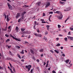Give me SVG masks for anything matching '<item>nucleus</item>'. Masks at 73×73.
Here are the masks:
<instances>
[{
    "mask_svg": "<svg viewBox=\"0 0 73 73\" xmlns=\"http://www.w3.org/2000/svg\"><path fill=\"white\" fill-rule=\"evenodd\" d=\"M54 13H57L58 15H56L55 16L56 17H57L59 20L62 19V18L63 17V16L62 15V13L59 11H57L56 12H54Z\"/></svg>",
    "mask_w": 73,
    "mask_h": 73,
    "instance_id": "nucleus-1",
    "label": "nucleus"
},
{
    "mask_svg": "<svg viewBox=\"0 0 73 73\" xmlns=\"http://www.w3.org/2000/svg\"><path fill=\"white\" fill-rule=\"evenodd\" d=\"M31 32L30 31H25L23 33V35H25V34H27V35H28V34H31Z\"/></svg>",
    "mask_w": 73,
    "mask_h": 73,
    "instance_id": "nucleus-2",
    "label": "nucleus"
},
{
    "mask_svg": "<svg viewBox=\"0 0 73 73\" xmlns=\"http://www.w3.org/2000/svg\"><path fill=\"white\" fill-rule=\"evenodd\" d=\"M26 69H28V72H29L31 70L30 69L32 67L31 65H29L28 66H25Z\"/></svg>",
    "mask_w": 73,
    "mask_h": 73,
    "instance_id": "nucleus-3",
    "label": "nucleus"
},
{
    "mask_svg": "<svg viewBox=\"0 0 73 73\" xmlns=\"http://www.w3.org/2000/svg\"><path fill=\"white\" fill-rule=\"evenodd\" d=\"M7 4L8 6L9 9H10V10H13V8L12 7V6H11V5H10L9 3H7Z\"/></svg>",
    "mask_w": 73,
    "mask_h": 73,
    "instance_id": "nucleus-4",
    "label": "nucleus"
},
{
    "mask_svg": "<svg viewBox=\"0 0 73 73\" xmlns=\"http://www.w3.org/2000/svg\"><path fill=\"white\" fill-rule=\"evenodd\" d=\"M20 16V13H18L16 15L15 18H16V19H18V18H19Z\"/></svg>",
    "mask_w": 73,
    "mask_h": 73,
    "instance_id": "nucleus-5",
    "label": "nucleus"
},
{
    "mask_svg": "<svg viewBox=\"0 0 73 73\" xmlns=\"http://www.w3.org/2000/svg\"><path fill=\"white\" fill-rule=\"evenodd\" d=\"M50 5V2H48L46 4L45 8H48V7H49V6Z\"/></svg>",
    "mask_w": 73,
    "mask_h": 73,
    "instance_id": "nucleus-6",
    "label": "nucleus"
},
{
    "mask_svg": "<svg viewBox=\"0 0 73 73\" xmlns=\"http://www.w3.org/2000/svg\"><path fill=\"white\" fill-rule=\"evenodd\" d=\"M15 30L18 33L19 32V29L18 28V27H17L15 28Z\"/></svg>",
    "mask_w": 73,
    "mask_h": 73,
    "instance_id": "nucleus-7",
    "label": "nucleus"
},
{
    "mask_svg": "<svg viewBox=\"0 0 73 73\" xmlns=\"http://www.w3.org/2000/svg\"><path fill=\"white\" fill-rule=\"evenodd\" d=\"M34 25V26H33V29H36V28H35L36 25V21H35Z\"/></svg>",
    "mask_w": 73,
    "mask_h": 73,
    "instance_id": "nucleus-8",
    "label": "nucleus"
},
{
    "mask_svg": "<svg viewBox=\"0 0 73 73\" xmlns=\"http://www.w3.org/2000/svg\"><path fill=\"white\" fill-rule=\"evenodd\" d=\"M67 37L68 39H70L72 41H73V37L68 36H67Z\"/></svg>",
    "mask_w": 73,
    "mask_h": 73,
    "instance_id": "nucleus-9",
    "label": "nucleus"
},
{
    "mask_svg": "<svg viewBox=\"0 0 73 73\" xmlns=\"http://www.w3.org/2000/svg\"><path fill=\"white\" fill-rule=\"evenodd\" d=\"M36 5L38 6V7H39L40 5V4H41V2H37L36 3Z\"/></svg>",
    "mask_w": 73,
    "mask_h": 73,
    "instance_id": "nucleus-10",
    "label": "nucleus"
},
{
    "mask_svg": "<svg viewBox=\"0 0 73 73\" xmlns=\"http://www.w3.org/2000/svg\"><path fill=\"white\" fill-rule=\"evenodd\" d=\"M26 13V12L25 11L24 12H23V13H22V14H21V16L22 17H24V14H25V13Z\"/></svg>",
    "mask_w": 73,
    "mask_h": 73,
    "instance_id": "nucleus-11",
    "label": "nucleus"
},
{
    "mask_svg": "<svg viewBox=\"0 0 73 73\" xmlns=\"http://www.w3.org/2000/svg\"><path fill=\"white\" fill-rule=\"evenodd\" d=\"M20 20H21V21H24V17H21L20 19Z\"/></svg>",
    "mask_w": 73,
    "mask_h": 73,
    "instance_id": "nucleus-12",
    "label": "nucleus"
},
{
    "mask_svg": "<svg viewBox=\"0 0 73 73\" xmlns=\"http://www.w3.org/2000/svg\"><path fill=\"white\" fill-rule=\"evenodd\" d=\"M14 39H15V40L16 41H19V42H20V41H21V40L17 39V38H15Z\"/></svg>",
    "mask_w": 73,
    "mask_h": 73,
    "instance_id": "nucleus-13",
    "label": "nucleus"
},
{
    "mask_svg": "<svg viewBox=\"0 0 73 73\" xmlns=\"http://www.w3.org/2000/svg\"><path fill=\"white\" fill-rule=\"evenodd\" d=\"M60 3L61 4H62V5H64L65 3L64 2H62L61 1H60Z\"/></svg>",
    "mask_w": 73,
    "mask_h": 73,
    "instance_id": "nucleus-14",
    "label": "nucleus"
},
{
    "mask_svg": "<svg viewBox=\"0 0 73 73\" xmlns=\"http://www.w3.org/2000/svg\"><path fill=\"white\" fill-rule=\"evenodd\" d=\"M7 22H8L9 20V17H8V15H7V19L6 20Z\"/></svg>",
    "mask_w": 73,
    "mask_h": 73,
    "instance_id": "nucleus-15",
    "label": "nucleus"
},
{
    "mask_svg": "<svg viewBox=\"0 0 73 73\" xmlns=\"http://www.w3.org/2000/svg\"><path fill=\"white\" fill-rule=\"evenodd\" d=\"M42 35H41V34H38L37 37H42Z\"/></svg>",
    "mask_w": 73,
    "mask_h": 73,
    "instance_id": "nucleus-16",
    "label": "nucleus"
},
{
    "mask_svg": "<svg viewBox=\"0 0 73 73\" xmlns=\"http://www.w3.org/2000/svg\"><path fill=\"white\" fill-rule=\"evenodd\" d=\"M7 30V27H6L5 28V29H3V30L4 31H6Z\"/></svg>",
    "mask_w": 73,
    "mask_h": 73,
    "instance_id": "nucleus-17",
    "label": "nucleus"
},
{
    "mask_svg": "<svg viewBox=\"0 0 73 73\" xmlns=\"http://www.w3.org/2000/svg\"><path fill=\"white\" fill-rule=\"evenodd\" d=\"M10 36L11 37H12V38H13V39H15V37L13 36H12L11 34L10 35Z\"/></svg>",
    "mask_w": 73,
    "mask_h": 73,
    "instance_id": "nucleus-18",
    "label": "nucleus"
},
{
    "mask_svg": "<svg viewBox=\"0 0 73 73\" xmlns=\"http://www.w3.org/2000/svg\"><path fill=\"white\" fill-rule=\"evenodd\" d=\"M30 52H31L32 54H34V52H33V51L31 49L30 50Z\"/></svg>",
    "mask_w": 73,
    "mask_h": 73,
    "instance_id": "nucleus-19",
    "label": "nucleus"
},
{
    "mask_svg": "<svg viewBox=\"0 0 73 73\" xmlns=\"http://www.w3.org/2000/svg\"><path fill=\"white\" fill-rule=\"evenodd\" d=\"M23 7L25 8H27V7H29V6L28 5H25Z\"/></svg>",
    "mask_w": 73,
    "mask_h": 73,
    "instance_id": "nucleus-20",
    "label": "nucleus"
},
{
    "mask_svg": "<svg viewBox=\"0 0 73 73\" xmlns=\"http://www.w3.org/2000/svg\"><path fill=\"white\" fill-rule=\"evenodd\" d=\"M69 60L67 59V60H66L65 62L66 63H68V62H69Z\"/></svg>",
    "mask_w": 73,
    "mask_h": 73,
    "instance_id": "nucleus-21",
    "label": "nucleus"
},
{
    "mask_svg": "<svg viewBox=\"0 0 73 73\" xmlns=\"http://www.w3.org/2000/svg\"><path fill=\"white\" fill-rule=\"evenodd\" d=\"M21 31L22 32H24L25 31V29L24 28H21Z\"/></svg>",
    "mask_w": 73,
    "mask_h": 73,
    "instance_id": "nucleus-22",
    "label": "nucleus"
},
{
    "mask_svg": "<svg viewBox=\"0 0 73 73\" xmlns=\"http://www.w3.org/2000/svg\"><path fill=\"white\" fill-rule=\"evenodd\" d=\"M16 48H17V49H20V47H19V46H16Z\"/></svg>",
    "mask_w": 73,
    "mask_h": 73,
    "instance_id": "nucleus-23",
    "label": "nucleus"
},
{
    "mask_svg": "<svg viewBox=\"0 0 73 73\" xmlns=\"http://www.w3.org/2000/svg\"><path fill=\"white\" fill-rule=\"evenodd\" d=\"M52 17V15H50V16H49V17L48 19V20H49V21H50V17Z\"/></svg>",
    "mask_w": 73,
    "mask_h": 73,
    "instance_id": "nucleus-24",
    "label": "nucleus"
},
{
    "mask_svg": "<svg viewBox=\"0 0 73 73\" xmlns=\"http://www.w3.org/2000/svg\"><path fill=\"white\" fill-rule=\"evenodd\" d=\"M10 39H8L6 40V42H8L9 41Z\"/></svg>",
    "mask_w": 73,
    "mask_h": 73,
    "instance_id": "nucleus-25",
    "label": "nucleus"
},
{
    "mask_svg": "<svg viewBox=\"0 0 73 73\" xmlns=\"http://www.w3.org/2000/svg\"><path fill=\"white\" fill-rule=\"evenodd\" d=\"M54 51H55V52H56V53H57L58 54L59 52L58 51H57V50H54Z\"/></svg>",
    "mask_w": 73,
    "mask_h": 73,
    "instance_id": "nucleus-26",
    "label": "nucleus"
},
{
    "mask_svg": "<svg viewBox=\"0 0 73 73\" xmlns=\"http://www.w3.org/2000/svg\"><path fill=\"white\" fill-rule=\"evenodd\" d=\"M57 46H60V43L56 45Z\"/></svg>",
    "mask_w": 73,
    "mask_h": 73,
    "instance_id": "nucleus-27",
    "label": "nucleus"
},
{
    "mask_svg": "<svg viewBox=\"0 0 73 73\" xmlns=\"http://www.w3.org/2000/svg\"><path fill=\"white\" fill-rule=\"evenodd\" d=\"M58 28H59V29H60V28H61V26L60 25H58Z\"/></svg>",
    "mask_w": 73,
    "mask_h": 73,
    "instance_id": "nucleus-28",
    "label": "nucleus"
},
{
    "mask_svg": "<svg viewBox=\"0 0 73 73\" xmlns=\"http://www.w3.org/2000/svg\"><path fill=\"white\" fill-rule=\"evenodd\" d=\"M36 32H37L38 33H39V29H37L36 30Z\"/></svg>",
    "mask_w": 73,
    "mask_h": 73,
    "instance_id": "nucleus-29",
    "label": "nucleus"
},
{
    "mask_svg": "<svg viewBox=\"0 0 73 73\" xmlns=\"http://www.w3.org/2000/svg\"><path fill=\"white\" fill-rule=\"evenodd\" d=\"M21 54H24V50H22V52H21Z\"/></svg>",
    "mask_w": 73,
    "mask_h": 73,
    "instance_id": "nucleus-30",
    "label": "nucleus"
},
{
    "mask_svg": "<svg viewBox=\"0 0 73 73\" xmlns=\"http://www.w3.org/2000/svg\"><path fill=\"white\" fill-rule=\"evenodd\" d=\"M68 38L67 37H66L64 38V40H65V41H67V40Z\"/></svg>",
    "mask_w": 73,
    "mask_h": 73,
    "instance_id": "nucleus-31",
    "label": "nucleus"
},
{
    "mask_svg": "<svg viewBox=\"0 0 73 73\" xmlns=\"http://www.w3.org/2000/svg\"><path fill=\"white\" fill-rule=\"evenodd\" d=\"M5 36L7 37H9V35H8L7 34H6L5 35Z\"/></svg>",
    "mask_w": 73,
    "mask_h": 73,
    "instance_id": "nucleus-32",
    "label": "nucleus"
},
{
    "mask_svg": "<svg viewBox=\"0 0 73 73\" xmlns=\"http://www.w3.org/2000/svg\"><path fill=\"white\" fill-rule=\"evenodd\" d=\"M40 52H43L44 51V50H43V49H40L39 50Z\"/></svg>",
    "mask_w": 73,
    "mask_h": 73,
    "instance_id": "nucleus-33",
    "label": "nucleus"
},
{
    "mask_svg": "<svg viewBox=\"0 0 73 73\" xmlns=\"http://www.w3.org/2000/svg\"><path fill=\"white\" fill-rule=\"evenodd\" d=\"M43 38L44 39L46 40H47V38L46 37L44 36Z\"/></svg>",
    "mask_w": 73,
    "mask_h": 73,
    "instance_id": "nucleus-34",
    "label": "nucleus"
},
{
    "mask_svg": "<svg viewBox=\"0 0 73 73\" xmlns=\"http://www.w3.org/2000/svg\"><path fill=\"white\" fill-rule=\"evenodd\" d=\"M13 71L14 72H16V71H15V68L14 67L13 68Z\"/></svg>",
    "mask_w": 73,
    "mask_h": 73,
    "instance_id": "nucleus-35",
    "label": "nucleus"
},
{
    "mask_svg": "<svg viewBox=\"0 0 73 73\" xmlns=\"http://www.w3.org/2000/svg\"><path fill=\"white\" fill-rule=\"evenodd\" d=\"M10 72L11 73H15L13 72V71L12 70V69H10Z\"/></svg>",
    "mask_w": 73,
    "mask_h": 73,
    "instance_id": "nucleus-36",
    "label": "nucleus"
},
{
    "mask_svg": "<svg viewBox=\"0 0 73 73\" xmlns=\"http://www.w3.org/2000/svg\"><path fill=\"white\" fill-rule=\"evenodd\" d=\"M68 9L67 10V11H70V9H71L70 8V7H69Z\"/></svg>",
    "mask_w": 73,
    "mask_h": 73,
    "instance_id": "nucleus-37",
    "label": "nucleus"
},
{
    "mask_svg": "<svg viewBox=\"0 0 73 73\" xmlns=\"http://www.w3.org/2000/svg\"><path fill=\"white\" fill-rule=\"evenodd\" d=\"M2 69H3V68L2 67H1V66H0V70H2Z\"/></svg>",
    "mask_w": 73,
    "mask_h": 73,
    "instance_id": "nucleus-38",
    "label": "nucleus"
},
{
    "mask_svg": "<svg viewBox=\"0 0 73 73\" xmlns=\"http://www.w3.org/2000/svg\"><path fill=\"white\" fill-rule=\"evenodd\" d=\"M34 35H35V36H36V37H37V35H38V34H34Z\"/></svg>",
    "mask_w": 73,
    "mask_h": 73,
    "instance_id": "nucleus-39",
    "label": "nucleus"
},
{
    "mask_svg": "<svg viewBox=\"0 0 73 73\" xmlns=\"http://www.w3.org/2000/svg\"><path fill=\"white\" fill-rule=\"evenodd\" d=\"M8 32H11V29H8Z\"/></svg>",
    "mask_w": 73,
    "mask_h": 73,
    "instance_id": "nucleus-40",
    "label": "nucleus"
},
{
    "mask_svg": "<svg viewBox=\"0 0 73 73\" xmlns=\"http://www.w3.org/2000/svg\"><path fill=\"white\" fill-rule=\"evenodd\" d=\"M50 26H49V25H46V27L47 28H49V27Z\"/></svg>",
    "mask_w": 73,
    "mask_h": 73,
    "instance_id": "nucleus-41",
    "label": "nucleus"
},
{
    "mask_svg": "<svg viewBox=\"0 0 73 73\" xmlns=\"http://www.w3.org/2000/svg\"><path fill=\"white\" fill-rule=\"evenodd\" d=\"M25 44H29V43L28 42H27V41H25Z\"/></svg>",
    "mask_w": 73,
    "mask_h": 73,
    "instance_id": "nucleus-42",
    "label": "nucleus"
},
{
    "mask_svg": "<svg viewBox=\"0 0 73 73\" xmlns=\"http://www.w3.org/2000/svg\"><path fill=\"white\" fill-rule=\"evenodd\" d=\"M36 61H37V62H40V60L38 59H37Z\"/></svg>",
    "mask_w": 73,
    "mask_h": 73,
    "instance_id": "nucleus-43",
    "label": "nucleus"
},
{
    "mask_svg": "<svg viewBox=\"0 0 73 73\" xmlns=\"http://www.w3.org/2000/svg\"><path fill=\"white\" fill-rule=\"evenodd\" d=\"M70 30H71V31H73V28L72 27H70Z\"/></svg>",
    "mask_w": 73,
    "mask_h": 73,
    "instance_id": "nucleus-44",
    "label": "nucleus"
},
{
    "mask_svg": "<svg viewBox=\"0 0 73 73\" xmlns=\"http://www.w3.org/2000/svg\"><path fill=\"white\" fill-rule=\"evenodd\" d=\"M8 29H11V26H9L8 27Z\"/></svg>",
    "mask_w": 73,
    "mask_h": 73,
    "instance_id": "nucleus-45",
    "label": "nucleus"
},
{
    "mask_svg": "<svg viewBox=\"0 0 73 73\" xmlns=\"http://www.w3.org/2000/svg\"><path fill=\"white\" fill-rule=\"evenodd\" d=\"M48 64L46 63V68H47V67H48Z\"/></svg>",
    "mask_w": 73,
    "mask_h": 73,
    "instance_id": "nucleus-46",
    "label": "nucleus"
},
{
    "mask_svg": "<svg viewBox=\"0 0 73 73\" xmlns=\"http://www.w3.org/2000/svg\"><path fill=\"white\" fill-rule=\"evenodd\" d=\"M11 46H8V48H10L11 47Z\"/></svg>",
    "mask_w": 73,
    "mask_h": 73,
    "instance_id": "nucleus-47",
    "label": "nucleus"
},
{
    "mask_svg": "<svg viewBox=\"0 0 73 73\" xmlns=\"http://www.w3.org/2000/svg\"><path fill=\"white\" fill-rule=\"evenodd\" d=\"M17 56H18V57H20V55H19V54H17Z\"/></svg>",
    "mask_w": 73,
    "mask_h": 73,
    "instance_id": "nucleus-48",
    "label": "nucleus"
},
{
    "mask_svg": "<svg viewBox=\"0 0 73 73\" xmlns=\"http://www.w3.org/2000/svg\"><path fill=\"white\" fill-rule=\"evenodd\" d=\"M42 23H46L45 21H42Z\"/></svg>",
    "mask_w": 73,
    "mask_h": 73,
    "instance_id": "nucleus-49",
    "label": "nucleus"
},
{
    "mask_svg": "<svg viewBox=\"0 0 73 73\" xmlns=\"http://www.w3.org/2000/svg\"><path fill=\"white\" fill-rule=\"evenodd\" d=\"M21 19H19L18 21V23H20V21H21Z\"/></svg>",
    "mask_w": 73,
    "mask_h": 73,
    "instance_id": "nucleus-50",
    "label": "nucleus"
},
{
    "mask_svg": "<svg viewBox=\"0 0 73 73\" xmlns=\"http://www.w3.org/2000/svg\"><path fill=\"white\" fill-rule=\"evenodd\" d=\"M7 60H11V58H7Z\"/></svg>",
    "mask_w": 73,
    "mask_h": 73,
    "instance_id": "nucleus-51",
    "label": "nucleus"
},
{
    "mask_svg": "<svg viewBox=\"0 0 73 73\" xmlns=\"http://www.w3.org/2000/svg\"><path fill=\"white\" fill-rule=\"evenodd\" d=\"M43 16H45V13H43Z\"/></svg>",
    "mask_w": 73,
    "mask_h": 73,
    "instance_id": "nucleus-52",
    "label": "nucleus"
},
{
    "mask_svg": "<svg viewBox=\"0 0 73 73\" xmlns=\"http://www.w3.org/2000/svg\"><path fill=\"white\" fill-rule=\"evenodd\" d=\"M52 73H56V72H55V71H54V70H53L52 71Z\"/></svg>",
    "mask_w": 73,
    "mask_h": 73,
    "instance_id": "nucleus-53",
    "label": "nucleus"
},
{
    "mask_svg": "<svg viewBox=\"0 0 73 73\" xmlns=\"http://www.w3.org/2000/svg\"><path fill=\"white\" fill-rule=\"evenodd\" d=\"M40 20L42 21H44V20L42 19H41Z\"/></svg>",
    "mask_w": 73,
    "mask_h": 73,
    "instance_id": "nucleus-54",
    "label": "nucleus"
},
{
    "mask_svg": "<svg viewBox=\"0 0 73 73\" xmlns=\"http://www.w3.org/2000/svg\"><path fill=\"white\" fill-rule=\"evenodd\" d=\"M45 35H48V32H46L45 33Z\"/></svg>",
    "mask_w": 73,
    "mask_h": 73,
    "instance_id": "nucleus-55",
    "label": "nucleus"
},
{
    "mask_svg": "<svg viewBox=\"0 0 73 73\" xmlns=\"http://www.w3.org/2000/svg\"><path fill=\"white\" fill-rule=\"evenodd\" d=\"M49 13H50L51 14H53V12H50Z\"/></svg>",
    "mask_w": 73,
    "mask_h": 73,
    "instance_id": "nucleus-56",
    "label": "nucleus"
},
{
    "mask_svg": "<svg viewBox=\"0 0 73 73\" xmlns=\"http://www.w3.org/2000/svg\"><path fill=\"white\" fill-rule=\"evenodd\" d=\"M9 53H10L11 54V55H12V52H11L10 51H9Z\"/></svg>",
    "mask_w": 73,
    "mask_h": 73,
    "instance_id": "nucleus-57",
    "label": "nucleus"
},
{
    "mask_svg": "<svg viewBox=\"0 0 73 73\" xmlns=\"http://www.w3.org/2000/svg\"><path fill=\"white\" fill-rule=\"evenodd\" d=\"M61 1H64V2H65L66 1V0H62Z\"/></svg>",
    "mask_w": 73,
    "mask_h": 73,
    "instance_id": "nucleus-58",
    "label": "nucleus"
},
{
    "mask_svg": "<svg viewBox=\"0 0 73 73\" xmlns=\"http://www.w3.org/2000/svg\"><path fill=\"white\" fill-rule=\"evenodd\" d=\"M69 35H70L71 34H70V32H69L68 33Z\"/></svg>",
    "mask_w": 73,
    "mask_h": 73,
    "instance_id": "nucleus-59",
    "label": "nucleus"
},
{
    "mask_svg": "<svg viewBox=\"0 0 73 73\" xmlns=\"http://www.w3.org/2000/svg\"><path fill=\"white\" fill-rule=\"evenodd\" d=\"M62 56H64V57H65V55L64 54H62Z\"/></svg>",
    "mask_w": 73,
    "mask_h": 73,
    "instance_id": "nucleus-60",
    "label": "nucleus"
},
{
    "mask_svg": "<svg viewBox=\"0 0 73 73\" xmlns=\"http://www.w3.org/2000/svg\"><path fill=\"white\" fill-rule=\"evenodd\" d=\"M10 65L11 68H12V64H10Z\"/></svg>",
    "mask_w": 73,
    "mask_h": 73,
    "instance_id": "nucleus-61",
    "label": "nucleus"
},
{
    "mask_svg": "<svg viewBox=\"0 0 73 73\" xmlns=\"http://www.w3.org/2000/svg\"><path fill=\"white\" fill-rule=\"evenodd\" d=\"M25 56H22L21 57V58H24V57Z\"/></svg>",
    "mask_w": 73,
    "mask_h": 73,
    "instance_id": "nucleus-62",
    "label": "nucleus"
},
{
    "mask_svg": "<svg viewBox=\"0 0 73 73\" xmlns=\"http://www.w3.org/2000/svg\"><path fill=\"white\" fill-rule=\"evenodd\" d=\"M33 60H36V59H35V58L34 57L33 58Z\"/></svg>",
    "mask_w": 73,
    "mask_h": 73,
    "instance_id": "nucleus-63",
    "label": "nucleus"
},
{
    "mask_svg": "<svg viewBox=\"0 0 73 73\" xmlns=\"http://www.w3.org/2000/svg\"><path fill=\"white\" fill-rule=\"evenodd\" d=\"M48 63H49V60H47L46 64H48Z\"/></svg>",
    "mask_w": 73,
    "mask_h": 73,
    "instance_id": "nucleus-64",
    "label": "nucleus"
}]
</instances>
